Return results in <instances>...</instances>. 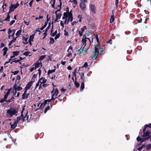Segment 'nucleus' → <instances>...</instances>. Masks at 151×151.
I'll use <instances>...</instances> for the list:
<instances>
[{
    "label": "nucleus",
    "instance_id": "f257e3e1",
    "mask_svg": "<svg viewBox=\"0 0 151 151\" xmlns=\"http://www.w3.org/2000/svg\"><path fill=\"white\" fill-rule=\"evenodd\" d=\"M84 36L83 37V39H82L81 42L82 44V45L81 48L78 50V51L80 52V55L83 52L84 50V49L85 47L86 46L87 44L88 43L89 44V45H91V41L90 39L88 38H86L85 37L84 38Z\"/></svg>",
    "mask_w": 151,
    "mask_h": 151
},
{
    "label": "nucleus",
    "instance_id": "f03ea898",
    "mask_svg": "<svg viewBox=\"0 0 151 151\" xmlns=\"http://www.w3.org/2000/svg\"><path fill=\"white\" fill-rule=\"evenodd\" d=\"M18 110L16 108L10 107L6 112L7 115L9 117H12L18 112Z\"/></svg>",
    "mask_w": 151,
    "mask_h": 151
},
{
    "label": "nucleus",
    "instance_id": "7ed1b4c3",
    "mask_svg": "<svg viewBox=\"0 0 151 151\" xmlns=\"http://www.w3.org/2000/svg\"><path fill=\"white\" fill-rule=\"evenodd\" d=\"M63 15L66 16L67 17V20L69 22L70 21L72 22L73 20V14L71 12V11H70V12L68 13L64 12Z\"/></svg>",
    "mask_w": 151,
    "mask_h": 151
},
{
    "label": "nucleus",
    "instance_id": "20e7f679",
    "mask_svg": "<svg viewBox=\"0 0 151 151\" xmlns=\"http://www.w3.org/2000/svg\"><path fill=\"white\" fill-rule=\"evenodd\" d=\"M97 47H98V46L95 47V51L93 52V56H91L90 58H91L92 59L95 58V59H96L97 58L99 53V50L98 48H97Z\"/></svg>",
    "mask_w": 151,
    "mask_h": 151
},
{
    "label": "nucleus",
    "instance_id": "39448f33",
    "mask_svg": "<svg viewBox=\"0 0 151 151\" xmlns=\"http://www.w3.org/2000/svg\"><path fill=\"white\" fill-rule=\"evenodd\" d=\"M19 4L18 2L15 4H12L11 6L9 7V13H10L13 11L15 9L19 6Z\"/></svg>",
    "mask_w": 151,
    "mask_h": 151
},
{
    "label": "nucleus",
    "instance_id": "423d86ee",
    "mask_svg": "<svg viewBox=\"0 0 151 151\" xmlns=\"http://www.w3.org/2000/svg\"><path fill=\"white\" fill-rule=\"evenodd\" d=\"M59 91L58 89L56 88L54 93L52 94L51 100H54L57 98L58 96H60V95L58 96Z\"/></svg>",
    "mask_w": 151,
    "mask_h": 151
},
{
    "label": "nucleus",
    "instance_id": "0eeeda50",
    "mask_svg": "<svg viewBox=\"0 0 151 151\" xmlns=\"http://www.w3.org/2000/svg\"><path fill=\"white\" fill-rule=\"evenodd\" d=\"M39 81L40 82V84L39 87V89H40L42 88V85L44 83H45L47 81V80L45 78H41L39 80Z\"/></svg>",
    "mask_w": 151,
    "mask_h": 151
},
{
    "label": "nucleus",
    "instance_id": "6e6552de",
    "mask_svg": "<svg viewBox=\"0 0 151 151\" xmlns=\"http://www.w3.org/2000/svg\"><path fill=\"white\" fill-rule=\"evenodd\" d=\"M22 88L20 86V85H18L17 83H15L13 87V90L19 91L22 90Z\"/></svg>",
    "mask_w": 151,
    "mask_h": 151
},
{
    "label": "nucleus",
    "instance_id": "1a4fd4ad",
    "mask_svg": "<svg viewBox=\"0 0 151 151\" xmlns=\"http://www.w3.org/2000/svg\"><path fill=\"white\" fill-rule=\"evenodd\" d=\"M90 8L92 13H96V8L94 5L92 4L90 5Z\"/></svg>",
    "mask_w": 151,
    "mask_h": 151
},
{
    "label": "nucleus",
    "instance_id": "9d476101",
    "mask_svg": "<svg viewBox=\"0 0 151 151\" xmlns=\"http://www.w3.org/2000/svg\"><path fill=\"white\" fill-rule=\"evenodd\" d=\"M144 134L142 135V137L143 138H145V137H149L150 134L151 133V131H147L146 132H145L143 133Z\"/></svg>",
    "mask_w": 151,
    "mask_h": 151
},
{
    "label": "nucleus",
    "instance_id": "9b49d317",
    "mask_svg": "<svg viewBox=\"0 0 151 151\" xmlns=\"http://www.w3.org/2000/svg\"><path fill=\"white\" fill-rule=\"evenodd\" d=\"M17 124L18 122L16 121H14L12 124V123L11 122L10 123V124L11 125V128L12 129H14L17 127Z\"/></svg>",
    "mask_w": 151,
    "mask_h": 151
},
{
    "label": "nucleus",
    "instance_id": "f8f14e48",
    "mask_svg": "<svg viewBox=\"0 0 151 151\" xmlns=\"http://www.w3.org/2000/svg\"><path fill=\"white\" fill-rule=\"evenodd\" d=\"M85 3L84 2H81L80 4V7L82 10H85L86 8V6Z\"/></svg>",
    "mask_w": 151,
    "mask_h": 151
},
{
    "label": "nucleus",
    "instance_id": "ddd939ff",
    "mask_svg": "<svg viewBox=\"0 0 151 151\" xmlns=\"http://www.w3.org/2000/svg\"><path fill=\"white\" fill-rule=\"evenodd\" d=\"M29 95V93H23L22 95V99H26L28 98Z\"/></svg>",
    "mask_w": 151,
    "mask_h": 151
},
{
    "label": "nucleus",
    "instance_id": "4468645a",
    "mask_svg": "<svg viewBox=\"0 0 151 151\" xmlns=\"http://www.w3.org/2000/svg\"><path fill=\"white\" fill-rule=\"evenodd\" d=\"M149 138V137H146L145 138H140L139 137H137V141H140L142 142H144L145 140L147 139H148Z\"/></svg>",
    "mask_w": 151,
    "mask_h": 151
},
{
    "label": "nucleus",
    "instance_id": "2eb2a0df",
    "mask_svg": "<svg viewBox=\"0 0 151 151\" xmlns=\"http://www.w3.org/2000/svg\"><path fill=\"white\" fill-rule=\"evenodd\" d=\"M15 32V29H13V30H12L10 28L9 29L8 34H9L11 32H12V35L11 36L12 37H13V38H14V35Z\"/></svg>",
    "mask_w": 151,
    "mask_h": 151
},
{
    "label": "nucleus",
    "instance_id": "dca6fc26",
    "mask_svg": "<svg viewBox=\"0 0 151 151\" xmlns=\"http://www.w3.org/2000/svg\"><path fill=\"white\" fill-rule=\"evenodd\" d=\"M33 84V83L32 81H31L29 82L26 85L25 88H27L28 89H29Z\"/></svg>",
    "mask_w": 151,
    "mask_h": 151
},
{
    "label": "nucleus",
    "instance_id": "f3484780",
    "mask_svg": "<svg viewBox=\"0 0 151 151\" xmlns=\"http://www.w3.org/2000/svg\"><path fill=\"white\" fill-rule=\"evenodd\" d=\"M51 99L49 100H46L42 102L40 106V107L41 108L42 107H43L47 103V101L50 102L51 101Z\"/></svg>",
    "mask_w": 151,
    "mask_h": 151
},
{
    "label": "nucleus",
    "instance_id": "a211bd4d",
    "mask_svg": "<svg viewBox=\"0 0 151 151\" xmlns=\"http://www.w3.org/2000/svg\"><path fill=\"white\" fill-rule=\"evenodd\" d=\"M41 64L42 63L41 61H40V62H37L35 63V69H36L37 68H39L40 65H41Z\"/></svg>",
    "mask_w": 151,
    "mask_h": 151
},
{
    "label": "nucleus",
    "instance_id": "6ab92c4d",
    "mask_svg": "<svg viewBox=\"0 0 151 151\" xmlns=\"http://www.w3.org/2000/svg\"><path fill=\"white\" fill-rule=\"evenodd\" d=\"M55 0H51L50 2V4H51L53 8H54Z\"/></svg>",
    "mask_w": 151,
    "mask_h": 151
},
{
    "label": "nucleus",
    "instance_id": "aec40b11",
    "mask_svg": "<svg viewBox=\"0 0 151 151\" xmlns=\"http://www.w3.org/2000/svg\"><path fill=\"white\" fill-rule=\"evenodd\" d=\"M23 55H26V56H27L28 55L30 56L32 55L31 53L30 52L28 51H27L24 52V53H23Z\"/></svg>",
    "mask_w": 151,
    "mask_h": 151
},
{
    "label": "nucleus",
    "instance_id": "412c9836",
    "mask_svg": "<svg viewBox=\"0 0 151 151\" xmlns=\"http://www.w3.org/2000/svg\"><path fill=\"white\" fill-rule=\"evenodd\" d=\"M16 39V38H15L14 37L13 38V39L9 43V46H10L12 44V43L15 41Z\"/></svg>",
    "mask_w": 151,
    "mask_h": 151
},
{
    "label": "nucleus",
    "instance_id": "4be33fe9",
    "mask_svg": "<svg viewBox=\"0 0 151 151\" xmlns=\"http://www.w3.org/2000/svg\"><path fill=\"white\" fill-rule=\"evenodd\" d=\"M84 88V82H82L80 87V90L82 91Z\"/></svg>",
    "mask_w": 151,
    "mask_h": 151
},
{
    "label": "nucleus",
    "instance_id": "5701e85b",
    "mask_svg": "<svg viewBox=\"0 0 151 151\" xmlns=\"http://www.w3.org/2000/svg\"><path fill=\"white\" fill-rule=\"evenodd\" d=\"M23 119V114H21V115L20 116L18 117H17V120L16 121L17 122H18L19 120H20L22 119Z\"/></svg>",
    "mask_w": 151,
    "mask_h": 151
},
{
    "label": "nucleus",
    "instance_id": "b1692460",
    "mask_svg": "<svg viewBox=\"0 0 151 151\" xmlns=\"http://www.w3.org/2000/svg\"><path fill=\"white\" fill-rule=\"evenodd\" d=\"M21 32L22 30H19L17 32L16 34V35L17 36V37H18L20 35L21 33Z\"/></svg>",
    "mask_w": 151,
    "mask_h": 151
},
{
    "label": "nucleus",
    "instance_id": "393cba45",
    "mask_svg": "<svg viewBox=\"0 0 151 151\" xmlns=\"http://www.w3.org/2000/svg\"><path fill=\"white\" fill-rule=\"evenodd\" d=\"M9 13H9V12L8 13L7 17L5 19V20H4V21H10V15H9Z\"/></svg>",
    "mask_w": 151,
    "mask_h": 151
},
{
    "label": "nucleus",
    "instance_id": "a878e982",
    "mask_svg": "<svg viewBox=\"0 0 151 151\" xmlns=\"http://www.w3.org/2000/svg\"><path fill=\"white\" fill-rule=\"evenodd\" d=\"M81 78L82 80L83 81V82H84L85 81V78L84 76V73H81Z\"/></svg>",
    "mask_w": 151,
    "mask_h": 151
},
{
    "label": "nucleus",
    "instance_id": "bb28decb",
    "mask_svg": "<svg viewBox=\"0 0 151 151\" xmlns=\"http://www.w3.org/2000/svg\"><path fill=\"white\" fill-rule=\"evenodd\" d=\"M34 34H32L31 35L29 38V40L30 41H33V39H34Z\"/></svg>",
    "mask_w": 151,
    "mask_h": 151
},
{
    "label": "nucleus",
    "instance_id": "cd10ccee",
    "mask_svg": "<svg viewBox=\"0 0 151 151\" xmlns=\"http://www.w3.org/2000/svg\"><path fill=\"white\" fill-rule=\"evenodd\" d=\"M67 51L68 52H73V47L71 45H70L68 49L67 50Z\"/></svg>",
    "mask_w": 151,
    "mask_h": 151
},
{
    "label": "nucleus",
    "instance_id": "c85d7f7f",
    "mask_svg": "<svg viewBox=\"0 0 151 151\" xmlns=\"http://www.w3.org/2000/svg\"><path fill=\"white\" fill-rule=\"evenodd\" d=\"M114 21V14H113V15H111L110 19V23H112Z\"/></svg>",
    "mask_w": 151,
    "mask_h": 151
},
{
    "label": "nucleus",
    "instance_id": "c756f323",
    "mask_svg": "<svg viewBox=\"0 0 151 151\" xmlns=\"http://www.w3.org/2000/svg\"><path fill=\"white\" fill-rule=\"evenodd\" d=\"M75 86L77 88H78L80 86V84L75 80L74 82Z\"/></svg>",
    "mask_w": 151,
    "mask_h": 151
},
{
    "label": "nucleus",
    "instance_id": "7c9ffc66",
    "mask_svg": "<svg viewBox=\"0 0 151 151\" xmlns=\"http://www.w3.org/2000/svg\"><path fill=\"white\" fill-rule=\"evenodd\" d=\"M55 69H53L52 70H49L48 72V74H49L52 73L55 71Z\"/></svg>",
    "mask_w": 151,
    "mask_h": 151
},
{
    "label": "nucleus",
    "instance_id": "2f4dec72",
    "mask_svg": "<svg viewBox=\"0 0 151 151\" xmlns=\"http://www.w3.org/2000/svg\"><path fill=\"white\" fill-rule=\"evenodd\" d=\"M47 24V22H46L45 24L44 25V26L40 28V30H43L46 27Z\"/></svg>",
    "mask_w": 151,
    "mask_h": 151
},
{
    "label": "nucleus",
    "instance_id": "473e14b6",
    "mask_svg": "<svg viewBox=\"0 0 151 151\" xmlns=\"http://www.w3.org/2000/svg\"><path fill=\"white\" fill-rule=\"evenodd\" d=\"M13 55H14L15 56H17L19 53V51H13Z\"/></svg>",
    "mask_w": 151,
    "mask_h": 151
},
{
    "label": "nucleus",
    "instance_id": "72a5a7b5",
    "mask_svg": "<svg viewBox=\"0 0 151 151\" xmlns=\"http://www.w3.org/2000/svg\"><path fill=\"white\" fill-rule=\"evenodd\" d=\"M148 127V125L147 124H146L145 125L144 127V128L143 130V133L145 132L146 130V128Z\"/></svg>",
    "mask_w": 151,
    "mask_h": 151
},
{
    "label": "nucleus",
    "instance_id": "f704fd0d",
    "mask_svg": "<svg viewBox=\"0 0 151 151\" xmlns=\"http://www.w3.org/2000/svg\"><path fill=\"white\" fill-rule=\"evenodd\" d=\"M151 148V144H149L146 146V149L147 150H149Z\"/></svg>",
    "mask_w": 151,
    "mask_h": 151
},
{
    "label": "nucleus",
    "instance_id": "c9c22d12",
    "mask_svg": "<svg viewBox=\"0 0 151 151\" xmlns=\"http://www.w3.org/2000/svg\"><path fill=\"white\" fill-rule=\"evenodd\" d=\"M50 107L49 106H48L47 107H46L45 109V111H44V113H46L47 112V111L50 109Z\"/></svg>",
    "mask_w": 151,
    "mask_h": 151
},
{
    "label": "nucleus",
    "instance_id": "e433bc0d",
    "mask_svg": "<svg viewBox=\"0 0 151 151\" xmlns=\"http://www.w3.org/2000/svg\"><path fill=\"white\" fill-rule=\"evenodd\" d=\"M45 57L46 55H45L41 56L39 58V60H41L44 59L45 58Z\"/></svg>",
    "mask_w": 151,
    "mask_h": 151
},
{
    "label": "nucleus",
    "instance_id": "4c0bfd02",
    "mask_svg": "<svg viewBox=\"0 0 151 151\" xmlns=\"http://www.w3.org/2000/svg\"><path fill=\"white\" fill-rule=\"evenodd\" d=\"M40 82L39 81V80L38 81L36 84L35 89L38 86H40Z\"/></svg>",
    "mask_w": 151,
    "mask_h": 151
},
{
    "label": "nucleus",
    "instance_id": "58836bf2",
    "mask_svg": "<svg viewBox=\"0 0 151 151\" xmlns=\"http://www.w3.org/2000/svg\"><path fill=\"white\" fill-rule=\"evenodd\" d=\"M43 18V16H40L39 17H36L35 18V19L36 20H37L38 19L39 20V19H42Z\"/></svg>",
    "mask_w": 151,
    "mask_h": 151
},
{
    "label": "nucleus",
    "instance_id": "ea45409f",
    "mask_svg": "<svg viewBox=\"0 0 151 151\" xmlns=\"http://www.w3.org/2000/svg\"><path fill=\"white\" fill-rule=\"evenodd\" d=\"M94 38H96L98 43H99V40L98 36L97 35H96L94 37Z\"/></svg>",
    "mask_w": 151,
    "mask_h": 151
},
{
    "label": "nucleus",
    "instance_id": "a19ab883",
    "mask_svg": "<svg viewBox=\"0 0 151 151\" xmlns=\"http://www.w3.org/2000/svg\"><path fill=\"white\" fill-rule=\"evenodd\" d=\"M50 42L51 44H53L54 43V40L53 38H50Z\"/></svg>",
    "mask_w": 151,
    "mask_h": 151
},
{
    "label": "nucleus",
    "instance_id": "79ce46f5",
    "mask_svg": "<svg viewBox=\"0 0 151 151\" xmlns=\"http://www.w3.org/2000/svg\"><path fill=\"white\" fill-rule=\"evenodd\" d=\"M57 33V31L56 30L55 32L54 33H52V31H51V35H52L53 37Z\"/></svg>",
    "mask_w": 151,
    "mask_h": 151
},
{
    "label": "nucleus",
    "instance_id": "37998d69",
    "mask_svg": "<svg viewBox=\"0 0 151 151\" xmlns=\"http://www.w3.org/2000/svg\"><path fill=\"white\" fill-rule=\"evenodd\" d=\"M86 26H84L83 27V28H82L81 29V31L82 32H83L85 29H86Z\"/></svg>",
    "mask_w": 151,
    "mask_h": 151
},
{
    "label": "nucleus",
    "instance_id": "c03bdc74",
    "mask_svg": "<svg viewBox=\"0 0 151 151\" xmlns=\"http://www.w3.org/2000/svg\"><path fill=\"white\" fill-rule=\"evenodd\" d=\"M88 66V63H85L82 66V68L83 67H87Z\"/></svg>",
    "mask_w": 151,
    "mask_h": 151
},
{
    "label": "nucleus",
    "instance_id": "a18cd8bd",
    "mask_svg": "<svg viewBox=\"0 0 151 151\" xmlns=\"http://www.w3.org/2000/svg\"><path fill=\"white\" fill-rule=\"evenodd\" d=\"M60 25L63 28L64 27V23H63V21H60Z\"/></svg>",
    "mask_w": 151,
    "mask_h": 151
},
{
    "label": "nucleus",
    "instance_id": "49530a36",
    "mask_svg": "<svg viewBox=\"0 0 151 151\" xmlns=\"http://www.w3.org/2000/svg\"><path fill=\"white\" fill-rule=\"evenodd\" d=\"M145 146V145H142V146H141V147H140L138 148L137 150L139 151H140L142 149V148L143 147H144Z\"/></svg>",
    "mask_w": 151,
    "mask_h": 151
},
{
    "label": "nucleus",
    "instance_id": "de8ad7c7",
    "mask_svg": "<svg viewBox=\"0 0 151 151\" xmlns=\"http://www.w3.org/2000/svg\"><path fill=\"white\" fill-rule=\"evenodd\" d=\"M68 52L69 53L67 55V56L68 57H69L72 55V53H73V52Z\"/></svg>",
    "mask_w": 151,
    "mask_h": 151
},
{
    "label": "nucleus",
    "instance_id": "09e8293b",
    "mask_svg": "<svg viewBox=\"0 0 151 151\" xmlns=\"http://www.w3.org/2000/svg\"><path fill=\"white\" fill-rule=\"evenodd\" d=\"M17 93V91L16 90H14V91H13V96L16 97V94Z\"/></svg>",
    "mask_w": 151,
    "mask_h": 151
},
{
    "label": "nucleus",
    "instance_id": "8fccbe9b",
    "mask_svg": "<svg viewBox=\"0 0 151 151\" xmlns=\"http://www.w3.org/2000/svg\"><path fill=\"white\" fill-rule=\"evenodd\" d=\"M77 69H76L75 71L72 73L73 74L74 76H75L76 77V70Z\"/></svg>",
    "mask_w": 151,
    "mask_h": 151
},
{
    "label": "nucleus",
    "instance_id": "3c124183",
    "mask_svg": "<svg viewBox=\"0 0 151 151\" xmlns=\"http://www.w3.org/2000/svg\"><path fill=\"white\" fill-rule=\"evenodd\" d=\"M15 21L14 20H13L11 21V22L10 23V26L12 25L14 23H15Z\"/></svg>",
    "mask_w": 151,
    "mask_h": 151
},
{
    "label": "nucleus",
    "instance_id": "603ef678",
    "mask_svg": "<svg viewBox=\"0 0 151 151\" xmlns=\"http://www.w3.org/2000/svg\"><path fill=\"white\" fill-rule=\"evenodd\" d=\"M6 101V100H5L4 99V98H3L2 99H1L0 100V102L1 103H3L4 101Z\"/></svg>",
    "mask_w": 151,
    "mask_h": 151
},
{
    "label": "nucleus",
    "instance_id": "864d4df0",
    "mask_svg": "<svg viewBox=\"0 0 151 151\" xmlns=\"http://www.w3.org/2000/svg\"><path fill=\"white\" fill-rule=\"evenodd\" d=\"M61 17L60 15H56V20H58L59 19H60Z\"/></svg>",
    "mask_w": 151,
    "mask_h": 151
},
{
    "label": "nucleus",
    "instance_id": "5fc2aeb1",
    "mask_svg": "<svg viewBox=\"0 0 151 151\" xmlns=\"http://www.w3.org/2000/svg\"><path fill=\"white\" fill-rule=\"evenodd\" d=\"M119 0H116L115 4L116 7H118V6Z\"/></svg>",
    "mask_w": 151,
    "mask_h": 151
},
{
    "label": "nucleus",
    "instance_id": "6e6d98bb",
    "mask_svg": "<svg viewBox=\"0 0 151 151\" xmlns=\"http://www.w3.org/2000/svg\"><path fill=\"white\" fill-rule=\"evenodd\" d=\"M69 22L67 20V19L66 18L64 22V23L65 24H68L69 23Z\"/></svg>",
    "mask_w": 151,
    "mask_h": 151
},
{
    "label": "nucleus",
    "instance_id": "4d7b16f0",
    "mask_svg": "<svg viewBox=\"0 0 151 151\" xmlns=\"http://www.w3.org/2000/svg\"><path fill=\"white\" fill-rule=\"evenodd\" d=\"M33 1H34L33 0H32L29 2V4L30 7H31L32 4V3L33 2Z\"/></svg>",
    "mask_w": 151,
    "mask_h": 151
},
{
    "label": "nucleus",
    "instance_id": "13d9d810",
    "mask_svg": "<svg viewBox=\"0 0 151 151\" xmlns=\"http://www.w3.org/2000/svg\"><path fill=\"white\" fill-rule=\"evenodd\" d=\"M64 31L65 32L64 35L65 36H68V32H67L65 30Z\"/></svg>",
    "mask_w": 151,
    "mask_h": 151
},
{
    "label": "nucleus",
    "instance_id": "bf43d9fd",
    "mask_svg": "<svg viewBox=\"0 0 151 151\" xmlns=\"http://www.w3.org/2000/svg\"><path fill=\"white\" fill-rule=\"evenodd\" d=\"M78 22H76V21H74L73 22H72V23L71 24V25L72 26H73L74 24H76Z\"/></svg>",
    "mask_w": 151,
    "mask_h": 151
},
{
    "label": "nucleus",
    "instance_id": "052dcab7",
    "mask_svg": "<svg viewBox=\"0 0 151 151\" xmlns=\"http://www.w3.org/2000/svg\"><path fill=\"white\" fill-rule=\"evenodd\" d=\"M8 48L7 47H4V48H3V51L4 52L5 51V52H6L8 50Z\"/></svg>",
    "mask_w": 151,
    "mask_h": 151
},
{
    "label": "nucleus",
    "instance_id": "680f3d73",
    "mask_svg": "<svg viewBox=\"0 0 151 151\" xmlns=\"http://www.w3.org/2000/svg\"><path fill=\"white\" fill-rule=\"evenodd\" d=\"M60 35H57L55 37V40H56L59 37Z\"/></svg>",
    "mask_w": 151,
    "mask_h": 151
},
{
    "label": "nucleus",
    "instance_id": "e2e57ef3",
    "mask_svg": "<svg viewBox=\"0 0 151 151\" xmlns=\"http://www.w3.org/2000/svg\"><path fill=\"white\" fill-rule=\"evenodd\" d=\"M42 87L43 86L45 87H46L48 86V85L47 84L44 83L42 85Z\"/></svg>",
    "mask_w": 151,
    "mask_h": 151
},
{
    "label": "nucleus",
    "instance_id": "0e129e2a",
    "mask_svg": "<svg viewBox=\"0 0 151 151\" xmlns=\"http://www.w3.org/2000/svg\"><path fill=\"white\" fill-rule=\"evenodd\" d=\"M72 1L75 4H77V2L76 0H72Z\"/></svg>",
    "mask_w": 151,
    "mask_h": 151
},
{
    "label": "nucleus",
    "instance_id": "69168bd1",
    "mask_svg": "<svg viewBox=\"0 0 151 151\" xmlns=\"http://www.w3.org/2000/svg\"><path fill=\"white\" fill-rule=\"evenodd\" d=\"M61 91L63 92H65L66 91V89L64 88H62L61 89Z\"/></svg>",
    "mask_w": 151,
    "mask_h": 151
},
{
    "label": "nucleus",
    "instance_id": "338daca9",
    "mask_svg": "<svg viewBox=\"0 0 151 151\" xmlns=\"http://www.w3.org/2000/svg\"><path fill=\"white\" fill-rule=\"evenodd\" d=\"M5 46V45L4 43H1V46H0V48H1L4 47Z\"/></svg>",
    "mask_w": 151,
    "mask_h": 151
},
{
    "label": "nucleus",
    "instance_id": "774afa93",
    "mask_svg": "<svg viewBox=\"0 0 151 151\" xmlns=\"http://www.w3.org/2000/svg\"><path fill=\"white\" fill-rule=\"evenodd\" d=\"M10 90H8L7 91V92H6V94L9 96V94L10 93Z\"/></svg>",
    "mask_w": 151,
    "mask_h": 151
}]
</instances>
